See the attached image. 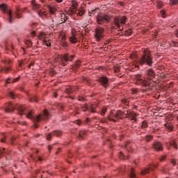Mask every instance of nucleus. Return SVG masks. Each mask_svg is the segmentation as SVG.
I'll use <instances>...</instances> for the list:
<instances>
[{
  "mask_svg": "<svg viewBox=\"0 0 178 178\" xmlns=\"http://www.w3.org/2000/svg\"><path fill=\"white\" fill-rule=\"evenodd\" d=\"M153 138V136H150V135H147L145 136V140L147 142H149L152 140Z\"/></svg>",
  "mask_w": 178,
  "mask_h": 178,
  "instance_id": "c9c22d12",
  "label": "nucleus"
},
{
  "mask_svg": "<svg viewBox=\"0 0 178 178\" xmlns=\"http://www.w3.org/2000/svg\"><path fill=\"white\" fill-rule=\"evenodd\" d=\"M135 79H136L135 83L136 85H141L143 87H145V88H150L155 86L156 85V82L154 81L149 82V81H145V79H143V75H141V74H136Z\"/></svg>",
  "mask_w": 178,
  "mask_h": 178,
  "instance_id": "7ed1b4c3",
  "label": "nucleus"
},
{
  "mask_svg": "<svg viewBox=\"0 0 178 178\" xmlns=\"http://www.w3.org/2000/svg\"><path fill=\"white\" fill-rule=\"evenodd\" d=\"M79 101L86 102V99L83 97H79Z\"/></svg>",
  "mask_w": 178,
  "mask_h": 178,
  "instance_id": "de8ad7c7",
  "label": "nucleus"
},
{
  "mask_svg": "<svg viewBox=\"0 0 178 178\" xmlns=\"http://www.w3.org/2000/svg\"><path fill=\"white\" fill-rule=\"evenodd\" d=\"M25 44L27 45L28 47H31V42H30L29 40H26Z\"/></svg>",
  "mask_w": 178,
  "mask_h": 178,
  "instance_id": "58836bf2",
  "label": "nucleus"
},
{
  "mask_svg": "<svg viewBox=\"0 0 178 178\" xmlns=\"http://www.w3.org/2000/svg\"><path fill=\"white\" fill-rule=\"evenodd\" d=\"M145 75H146V79L148 81H151L155 77V72L153 69L150 68L147 70Z\"/></svg>",
  "mask_w": 178,
  "mask_h": 178,
  "instance_id": "1a4fd4ad",
  "label": "nucleus"
},
{
  "mask_svg": "<svg viewBox=\"0 0 178 178\" xmlns=\"http://www.w3.org/2000/svg\"><path fill=\"white\" fill-rule=\"evenodd\" d=\"M114 118H116L118 120L121 118V116L116 113V114L114 115Z\"/></svg>",
  "mask_w": 178,
  "mask_h": 178,
  "instance_id": "49530a36",
  "label": "nucleus"
},
{
  "mask_svg": "<svg viewBox=\"0 0 178 178\" xmlns=\"http://www.w3.org/2000/svg\"><path fill=\"white\" fill-rule=\"evenodd\" d=\"M81 65V63L79 61L76 62L74 65V67H72V70H76L77 69L79 68Z\"/></svg>",
  "mask_w": 178,
  "mask_h": 178,
  "instance_id": "393cba45",
  "label": "nucleus"
},
{
  "mask_svg": "<svg viewBox=\"0 0 178 178\" xmlns=\"http://www.w3.org/2000/svg\"><path fill=\"white\" fill-rule=\"evenodd\" d=\"M12 61L10 60H6L4 62L5 65H10Z\"/></svg>",
  "mask_w": 178,
  "mask_h": 178,
  "instance_id": "37998d69",
  "label": "nucleus"
},
{
  "mask_svg": "<svg viewBox=\"0 0 178 178\" xmlns=\"http://www.w3.org/2000/svg\"><path fill=\"white\" fill-rule=\"evenodd\" d=\"M17 109L18 110L19 115H22L24 114L26 115V118L31 119L35 123V128H38L37 123L40 122H47L51 117L50 113L47 110H44V111L41 114L33 116V111H30L28 108L22 106H17Z\"/></svg>",
  "mask_w": 178,
  "mask_h": 178,
  "instance_id": "f257e3e1",
  "label": "nucleus"
},
{
  "mask_svg": "<svg viewBox=\"0 0 178 178\" xmlns=\"http://www.w3.org/2000/svg\"><path fill=\"white\" fill-rule=\"evenodd\" d=\"M84 82L88 83H89L88 79L84 78Z\"/></svg>",
  "mask_w": 178,
  "mask_h": 178,
  "instance_id": "69168bd1",
  "label": "nucleus"
},
{
  "mask_svg": "<svg viewBox=\"0 0 178 178\" xmlns=\"http://www.w3.org/2000/svg\"><path fill=\"white\" fill-rule=\"evenodd\" d=\"M172 44H174V47H178V42H172Z\"/></svg>",
  "mask_w": 178,
  "mask_h": 178,
  "instance_id": "6e6d98bb",
  "label": "nucleus"
},
{
  "mask_svg": "<svg viewBox=\"0 0 178 178\" xmlns=\"http://www.w3.org/2000/svg\"><path fill=\"white\" fill-rule=\"evenodd\" d=\"M15 137H13L12 138H11V140H10V143H11V145H13V140H15Z\"/></svg>",
  "mask_w": 178,
  "mask_h": 178,
  "instance_id": "0e129e2a",
  "label": "nucleus"
},
{
  "mask_svg": "<svg viewBox=\"0 0 178 178\" xmlns=\"http://www.w3.org/2000/svg\"><path fill=\"white\" fill-rule=\"evenodd\" d=\"M166 129H168L169 131H172L173 130V127L172 125H170L168 124H165L164 125Z\"/></svg>",
  "mask_w": 178,
  "mask_h": 178,
  "instance_id": "f704fd0d",
  "label": "nucleus"
},
{
  "mask_svg": "<svg viewBox=\"0 0 178 178\" xmlns=\"http://www.w3.org/2000/svg\"><path fill=\"white\" fill-rule=\"evenodd\" d=\"M47 8L49 9L50 14L54 15L56 12V8L51 6H48Z\"/></svg>",
  "mask_w": 178,
  "mask_h": 178,
  "instance_id": "5701e85b",
  "label": "nucleus"
},
{
  "mask_svg": "<svg viewBox=\"0 0 178 178\" xmlns=\"http://www.w3.org/2000/svg\"><path fill=\"white\" fill-rule=\"evenodd\" d=\"M76 91V87L72 86L66 89L65 92L68 95L73 94Z\"/></svg>",
  "mask_w": 178,
  "mask_h": 178,
  "instance_id": "dca6fc26",
  "label": "nucleus"
},
{
  "mask_svg": "<svg viewBox=\"0 0 178 178\" xmlns=\"http://www.w3.org/2000/svg\"><path fill=\"white\" fill-rule=\"evenodd\" d=\"M122 103L124 104V105H126V106H129V102L128 100H127V99H122Z\"/></svg>",
  "mask_w": 178,
  "mask_h": 178,
  "instance_id": "e433bc0d",
  "label": "nucleus"
},
{
  "mask_svg": "<svg viewBox=\"0 0 178 178\" xmlns=\"http://www.w3.org/2000/svg\"><path fill=\"white\" fill-rule=\"evenodd\" d=\"M119 157H120V159H124V156H123V154H122V152L120 153Z\"/></svg>",
  "mask_w": 178,
  "mask_h": 178,
  "instance_id": "5fc2aeb1",
  "label": "nucleus"
},
{
  "mask_svg": "<svg viewBox=\"0 0 178 178\" xmlns=\"http://www.w3.org/2000/svg\"><path fill=\"white\" fill-rule=\"evenodd\" d=\"M26 10V8H22V9L17 8V11L15 13L17 18V19H20L22 17L21 16H19L20 13L25 12Z\"/></svg>",
  "mask_w": 178,
  "mask_h": 178,
  "instance_id": "a211bd4d",
  "label": "nucleus"
},
{
  "mask_svg": "<svg viewBox=\"0 0 178 178\" xmlns=\"http://www.w3.org/2000/svg\"><path fill=\"white\" fill-rule=\"evenodd\" d=\"M70 41L72 44H76L77 42V38H76V34L72 33V35L70 38Z\"/></svg>",
  "mask_w": 178,
  "mask_h": 178,
  "instance_id": "6ab92c4d",
  "label": "nucleus"
},
{
  "mask_svg": "<svg viewBox=\"0 0 178 178\" xmlns=\"http://www.w3.org/2000/svg\"><path fill=\"white\" fill-rule=\"evenodd\" d=\"M5 150V148L0 149V159H1L3 156H5L6 155H8L10 153V151L6 152Z\"/></svg>",
  "mask_w": 178,
  "mask_h": 178,
  "instance_id": "f3484780",
  "label": "nucleus"
},
{
  "mask_svg": "<svg viewBox=\"0 0 178 178\" xmlns=\"http://www.w3.org/2000/svg\"><path fill=\"white\" fill-rule=\"evenodd\" d=\"M153 148L156 151H162L163 145L160 142H156L155 143H153Z\"/></svg>",
  "mask_w": 178,
  "mask_h": 178,
  "instance_id": "ddd939ff",
  "label": "nucleus"
},
{
  "mask_svg": "<svg viewBox=\"0 0 178 178\" xmlns=\"http://www.w3.org/2000/svg\"><path fill=\"white\" fill-rule=\"evenodd\" d=\"M44 35V33H40L39 35V40H42Z\"/></svg>",
  "mask_w": 178,
  "mask_h": 178,
  "instance_id": "4d7b16f0",
  "label": "nucleus"
},
{
  "mask_svg": "<svg viewBox=\"0 0 178 178\" xmlns=\"http://www.w3.org/2000/svg\"><path fill=\"white\" fill-rule=\"evenodd\" d=\"M161 16H162L163 18H165V17H166V16H165V13L164 10H162V11L161 12Z\"/></svg>",
  "mask_w": 178,
  "mask_h": 178,
  "instance_id": "c03bdc74",
  "label": "nucleus"
},
{
  "mask_svg": "<svg viewBox=\"0 0 178 178\" xmlns=\"http://www.w3.org/2000/svg\"><path fill=\"white\" fill-rule=\"evenodd\" d=\"M175 35L177 38H178V29L176 31Z\"/></svg>",
  "mask_w": 178,
  "mask_h": 178,
  "instance_id": "774afa93",
  "label": "nucleus"
},
{
  "mask_svg": "<svg viewBox=\"0 0 178 178\" xmlns=\"http://www.w3.org/2000/svg\"><path fill=\"white\" fill-rule=\"evenodd\" d=\"M72 7L76 8L78 4H77V2L76 1H72Z\"/></svg>",
  "mask_w": 178,
  "mask_h": 178,
  "instance_id": "4c0bfd02",
  "label": "nucleus"
},
{
  "mask_svg": "<svg viewBox=\"0 0 178 178\" xmlns=\"http://www.w3.org/2000/svg\"><path fill=\"white\" fill-rule=\"evenodd\" d=\"M15 105L12 103H6L5 106V112L11 113L15 109Z\"/></svg>",
  "mask_w": 178,
  "mask_h": 178,
  "instance_id": "9b49d317",
  "label": "nucleus"
},
{
  "mask_svg": "<svg viewBox=\"0 0 178 178\" xmlns=\"http://www.w3.org/2000/svg\"><path fill=\"white\" fill-rule=\"evenodd\" d=\"M132 34V30L131 29H127L125 31V35L130 36Z\"/></svg>",
  "mask_w": 178,
  "mask_h": 178,
  "instance_id": "2f4dec72",
  "label": "nucleus"
},
{
  "mask_svg": "<svg viewBox=\"0 0 178 178\" xmlns=\"http://www.w3.org/2000/svg\"><path fill=\"white\" fill-rule=\"evenodd\" d=\"M128 116L129 118H131V121L134 120L133 123H134L137 121L136 118L138 116V114L136 113L135 112L131 111L128 113Z\"/></svg>",
  "mask_w": 178,
  "mask_h": 178,
  "instance_id": "4468645a",
  "label": "nucleus"
},
{
  "mask_svg": "<svg viewBox=\"0 0 178 178\" xmlns=\"http://www.w3.org/2000/svg\"><path fill=\"white\" fill-rule=\"evenodd\" d=\"M124 113H125L124 112H122V111H117V114L119 115H120V117H121L123 114H124Z\"/></svg>",
  "mask_w": 178,
  "mask_h": 178,
  "instance_id": "a18cd8bd",
  "label": "nucleus"
},
{
  "mask_svg": "<svg viewBox=\"0 0 178 178\" xmlns=\"http://www.w3.org/2000/svg\"><path fill=\"white\" fill-rule=\"evenodd\" d=\"M31 5L33 6V10H38L40 8V4H36L35 3V0L31 1Z\"/></svg>",
  "mask_w": 178,
  "mask_h": 178,
  "instance_id": "412c9836",
  "label": "nucleus"
},
{
  "mask_svg": "<svg viewBox=\"0 0 178 178\" xmlns=\"http://www.w3.org/2000/svg\"><path fill=\"white\" fill-rule=\"evenodd\" d=\"M114 72L120 73V65H116L114 67Z\"/></svg>",
  "mask_w": 178,
  "mask_h": 178,
  "instance_id": "cd10ccee",
  "label": "nucleus"
},
{
  "mask_svg": "<svg viewBox=\"0 0 178 178\" xmlns=\"http://www.w3.org/2000/svg\"><path fill=\"white\" fill-rule=\"evenodd\" d=\"M112 41H113L112 39H109V40H108L106 42H107L108 44H110V43L112 42Z\"/></svg>",
  "mask_w": 178,
  "mask_h": 178,
  "instance_id": "338daca9",
  "label": "nucleus"
},
{
  "mask_svg": "<svg viewBox=\"0 0 178 178\" xmlns=\"http://www.w3.org/2000/svg\"><path fill=\"white\" fill-rule=\"evenodd\" d=\"M138 92L137 89H132V93L133 94H136Z\"/></svg>",
  "mask_w": 178,
  "mask_h": 178,
  "instance_id": "052dcab7",
  "label": "nucleus"
},
{
  "mask_svg": "<svg viewBox=\"0 0 178 178\" xmlns=\"http://www.w3.org/2000/svg\"><path fill=\"white\" fill-rule=\"evenodd\" d=\"M178 3V0H171L170 1V4L174 5Z\"/></svg>",
  "mask_w": 178,
  "mask_h": 178,
  "instance_id": "a19ab883",
  "label": "nucleus"
},
{
  "mask_svg": "<svg viewBox=\"0 0 178 178\" xmlns=\"http://www.w3.org/2000/svg\"><path fill=\"white\" fill-rule=\"evenodd\" d=\"M125 148H126V149H127L129 152H131V150L130 149V148H131L130 143L127 142V143L125 144Z\"/></svg>",
  "mask_w": 178,
  "mask_h": 178,
  "instance_id": "c85d7f7f",
  "label": "nucleus"
},
{
  "mask_svg": "<svg viewBox=\"0 0 178 178\" xmlns=\"http://www.w3.org/2000/svg\"><path fill=\"white\" fill-rule=\"evenodd\" d=\"M104 29L102 28H97L95 29V38L96 41L99 42L101 41V40L104 38Z\"/></svg>",
  "mask_w": 178,
  "mask_h": 178,
  "instance_id": "39448f33",
  "label": "nucleus"
},
{
  "mask_svg": "<svg viewBox=\"0 0 178 178\" xmlns=\"http://www.w3.org/2000/svg\"><path fill=\"white\" fill-rule=\"evenodd\" d=\"M56 74V72L54 70H51V72H50V75L51 76H54Z\"/></svg>",
  "mask_w": 178,
  "mask_h": 178,
  "instance_id": "864d4df0",
  "label": "nucleus"
},
{
  "mask_svg": "<svg viewBox=\"0 0 178 178\" xmlns=\"http://www.w3.org/2000/svg\"><path fill=\"white\" fill-rule=\"evenodd\" d=\"M165 156H162L161 157V159H160V161H161V162H163V161H165Z\"/></svg>",
  "mask_w": 178,
  "mask_h": 178,
  "instance_id": "3c124183",
  "label": "nucleus"
},
{
  "mask_svg": "<svg viewBox=\"0 0 178 178\" xmlns=\"http://www.w3.org/2000/svg\"><path fill=\"white\" fill-rule=\"evenodd\" d=\"M169 146H172L175 149H178V144L176 139H171L169 143Z\"/></svg>",
  "mask_w": 178,
  "mask_h": 178,
  "instance_id": "2eb2a0df",
  "label": "nucleus"
},
{
  "mask_svg": "<svg viewBox=\"0 0 178 178\" xmlns=\"http://www.w3.org/2000/svg\"><path fill=\"white\" fill-rule=\"evenodd\" d=\"M12 70L11 66L9 67H5L1 69V72L8 74Z\"/></svg>",
  "mask_w": 178,
  "mask_h": 178,
  "instance_id": "4be33fe9",
  "label": "nucleus"
},
{
  "mask_svg": "<svg viewBox=\"0 0 178 178\" xmlns=\"http://www.w3.org/2000/svg\"><path fill=\"white\" fill-rule=\"evenodd\" d=\"M63 131H53L51 133L47 134V140H50L53 136H56V137H60L62 136Z\"/></svg>",
  "mask_w": 178,
  "mask_h": 178,
  "instance_id": "9d476101",
  "label": "nucleus"
},
{
  "mask_svg": "<svg viewBox=\"0 0 178 178\" xmlns=\"http://www.w3.org/2000/svg\"><path fill=\"white\" fill-rule=\"evenodd\" d=\"M106 112V108H104L102 112V115L104 116Z\"/></svg>",
  "mask_w": 178,
  "mask_h": 178,
  "instance_id": "603ef678",
  "label": "nucleus"
},
{
  "mask_svg": "<svg viewBox=\"0 0 178 178\" xmlns=\"http://www.w3.org/2000/svg\"><path fill=\"white\" fill-rule=\"evenodd\" d=\"M62 46L64 47H67V42H62Z\"/></svg>",
  "mask_w": 178,
  "mask_h": 178,
  "instance_id": "8fccbe9b",
  "label": "nucleus"
},
{
  "mask_svg": "<svg viewBox=\"0 0 178 178\" xmlns=\"http://www.w3.org/2000/svg\"><path fill=\"white\" fill-rule=\"evenodd\" d=\"M5 138H6V136H5V135H3V138L1 140V143H6Z\"/></svg>",
  "mask_w": 178,
  "mask_h": 178,
  "instance_id": "13d9d810",
  "label": "nucleus"
},
{
  "mask_svg": "<svg viewBox=\"0 0 178 178\" xmlns=\"http://www.w3.org/2000/svg\"><path fill=\"white\" fill-rule=\"evenodd\" d=\"M90 112H92V113H95V111L94 110L93 106L90 107Z\"/></svg>",
  "mask_w": 178,
  "mask_h": 178,
  "instance_id": "e2e57ef3",
  "label": "nucleus"
},
{
  "mask_svg": "<svg viewBox=\"0 0 178 178\" xmlns=\"http://www.w3.org/2000/svg\"><path fill=\"white\" fill-rule=\"evenodd\" d=\"M127 18L126 16H123L121 18L115 17L114 18V25L117 26L118 29H120V24L124 25L127 22Z\"/></svg>",
  "mask_w": 178,
  "mask_h": 178,
  "instance_id": "20e7f679",
  "label": "nucleus"
},
{
  "mask_svg": "<svg viewBox=\"0 0 178 178\" xmlns=\"http://www.w3.org/2000/svg\"><path fill=\"white\" fill-rule=\"evenodd\" d=\"M84 13L83 8L79 9V13H76V15L78 16H82Z\"/></svg>",
  "mask_w": 178,
  "mask_h": 178,
  "instance_id": "c756f323",
  "label": "nucleus"
},
{
  "mask_svg": "<svg viewBox=\"0 0 178 178\" xmlns=\"http://www.w3.org/2000/svg\"><path fill=\"white\" fill-rule=\"evenodd\" d=\"M38 16H40L42 17H47L46 11L43 12V11H41V10H39L38 12Z\"/></svg>",
  "mask_w": 178,
  "mask_h": 178,
  "instance_id": "bb28decb",
  "label": "nucleus"
},
{
  "mask_svg": "<svg viewBox=\"0 0 178 178\" xmlns=\"http://www.w3.org/2000/svg\"><path fill=\"white\" fill-rule=\"evenodd\" d=\"M147 65L149 67H152L153 65V58L150 51L148 49L143 51L142 57L139 58L136 63H133L132 66L136 68H139V65Z\"/></svg>",
  "mask_w": 178,
  "mask_h": 178,
  "instance_id": "f03ea898",
  "label": "nucleus"
},
{
  "mask_svg": "<svg viewBox=\"0 0 178 178\" xmlns=\"http://www.w3.org/2000/svg\"><path fill=\"white\" fill-rule=\"evenodd\" d=\"M45 44L47 47H50L51 46V43L49 42H46L45 41Z\"/></svg>",
  "mask_w": 178,
  "mask_h": 178,
  "instance_id": "680f3d73",
  "label": "nucleus"
},
{
  "mask_svg": "<svg viewBox=\"0 0 178 178\" xmlns=\"http://www.w3.org/2000/svg\"><path fill=\"white\" fill-rule=\"evenodd\" d=\"M74 58V56L73 55L69 56L68 54H64L61 57L60 64L63 65V66H66L67 65L66 63L68 61H72Z\"/></svg>",
  "mask_w": 178,
  "mask_h": 178,
  "instance_id": "6e6552de",
  "label": "nucleus"
},
{
  "mask_svg": "<svg viewBox=\"0 0 178 178\" xmlns=\"http://www.w3.org/2000/svg\"><path fill=\"white\" fill-rule=\"evenodd\" d=\"M20 77L15 78L13 80V83H16L17 81H19Z\"/></svg>",
  "mask_w": 178,
  "mask_h": 178,
  "instance_id": "09e8293b",
  "label": "nucleus"
},
{
  "mask_svg": "<svg viewBox=\"0 0 178 178\" xmlns=\"http://www.w3.org/2000/svg\"><path fill=\"white\" fill-rule=\"evenodd\" d=\"M108 119L109 121L114 122H116V120L115 119H112L111 117H108Z\"/></svg>",
  "mask_w": 178,
  "mask_h": 178,
  "instance_id": "bf43d9fd",
  "label": "nucleus"
},
{
  "mask_svg": "<svg viewBox=\"0 0 178 178\" xmlns=\"http://www.w3.org/2000/svg\"><path fill=\"white\" fill-rule=\"evenodd\" d=\"M81 108L83 109V112H86L87 110H89V108L87 107V105L83 106V107H81Z\"/></svg>",
  "mask_w": 178,
  "mask_h": 178,
  "instance_id": "ea45409f",
  "label": "nucleus"
},
{
  "mask_svg": "<svg viewBox=\"0 0 178 178\" xmlns=\"http://www.w3.org/2000/svg\"><path fill=\"white\" fill-rule=\"evenodd\" d=\"M8 96H9L10 97H11L12 99H15V97H16V95L15 94V92H13L11 91V92H9Z\"/></svg>",
  "mask_w": 178,
  "mask_h": 178,
  "instance_id": "473e14b6",
  "label": "nucleus"
},
{
  "mask_svg": "<svg viewBox=\"0 0 178 178\" xmlns=\"http://www.w3.org/2000/svg\"><path fill=\"white\" fill-rule=\"evenodd\" d=\"M96 20L97 21L98 24H103L106 22H109L111 20V17L105 15H98L96 17Z\"/></svg>",
  "mask_w": 178,
  "mask_h": 178,
  "instance_id": "0eeeda50",
  "label": "nucleus"
},
{
  "mask_svg": "<svg viewBox=\"0 0 178 178\" xmlns=\"http://www.w3.org/2000/svg\"><path fill=\"white\" fill-rule=\"evenodd\" d=\"M68 19L69 17L65 16V15H64V17L62 18L63 22H65L67 20H68Z\"/></svg>",
  "mask_w": 178,
  "mask_h": 178,
  "instance_id": "79ce46f5",
  "label": "nucleus"
},
{
  "mask_svg": "<svg viewBox=\"0 0 178 178\" xmlns=\"http://www.w3.org/2000/svg\"><path fill=\"white\" fill-rule=\"evenodd\" d=\"M87 134V131L81 130L79 133V136L80 138L83 139L84 136H86Z\"/></svg>",
  "mask_w": 178,
  "mask_h": 178,
  "instance_id": "b1692460",
  "label": "nucleus"
},
{
  "mask_svg": "<svg viewBox=\"0 0 178 178\" xmlns=\"http://www.w3.org/2000/svg\"><path fill=\"white\" fill-rule=\"evenodd\" d=\"M148 127V123L146 121L142 122V129H146Z\"/></svg>",
  "mask_w": 178,
  "mask_h": 178,
  "instance_id": "72a5a7b5",
  "label": "nucleus"
},
{
  "mask_svg": "<svg viewBox=\"0 0 178 178\" xmlns=\"http://www.w3.org/2000/svg\"><path fill=\"white\" fill-rule=\"evenodd\" d=\"M131 178H138L134 172V169L131 168Z\"/></svg>",
  "mask_w": 178,
  "mask_h": 178,
  "instance_id": "7c9ffc66",
  "label": "nucleus"
},
{
  "mask_svg": "<svg viewBox=\"0 0 178 178\" xmlns=\"http://www.w3.org/2000/svg\"><path fill=\"white\" fill-rule=\"evenodd\" d=\"M0 10L3 11V13H7L8 15V22L10 24H13V17L11 10H8L6 4L3 3L0 5Z\"/></svg>",
  "mask_w": 178,
  "mask_h": 178,
  "instance_id": "423d86ee",
  "label": "nucleus"
},
{
  "mask_svg": "<svg viewBox=\"0 0 178 178\" xmlns=\"http://www.w3.org/2000/svg\"><path fill=\"white\" fill-rule=\"evenodd\" d=\"M98 81L102 84V86H104V88H106L108 85V78L106 76H101L98 79Z\"/></svg>",
  "mask_w": 178,
  "mask_h": 178,
  "instance_id": "f8f14e48",
  "label": "nucleus"
},
{
  "mask_svg": "<svg viewBox=\"0 0 178 178\" xmlns=\"http://www.w3.org/2000/svg\"><path fill=\"white\" fill-rule=\"evenodd\" d=\"M156 165H153L152 166L150 167V168H145V170H142L141 174L146 175V174L149 173V170H153V168H156Z\"/></svg>",
  "mask_w": 178,
  "mask_h": 178,
  "instance_id": "aec40b11",
  "label": "nucleus"
},
{
  "mask_svg": "<svg viewBox=\"0 0 178 178\" xmlns=\"http://www.w3.org/2000/svg\"><path fill=\"white\" fill-rule=\"evenodd\" d=\"M29 101H31V102H38V98L37 97L36 95H33V97H31V98H29Z\"/></svg>",
  "mask_w": 178,
  "mask_h": 178,
  "instance_id": "a878e982",
  "label": "nucleus"
}]
</instances>
